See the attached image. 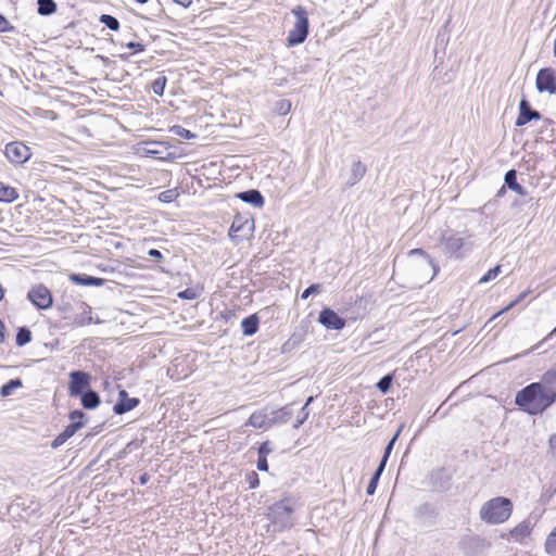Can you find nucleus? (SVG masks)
Wrapping results in <instances>:
<instances>
[{
    "label": "nucleus",
    "instance_id": "a18cd8bd",
    "mask_svg": "<svg viewBox=\"0 0 556 556\" xmlns=\"http://www.w3.org/2000/svg\"><path fill=\"white\" fill-rule=\"evenodd\" d=\"M175 190H166L160 193L159 199L164 203H169L175 199Z\"/></svg>",
    "mask_w": 556,
    "mask_h": 556
},
{
    "label": "nucleus",
    "instance_id": "79ce46f5",
    "mask_svg": "<svg viewBox=\"0 0 556 556\" xmlns=\"http://www.w3.org/2000/svg\"><path fill=\"white\" fill-rule=\"evenodd\" d=\"M379 479H380L379 473H374L372 475V477L370 478L369 483L367 485V490H366V493L368 495H374L375 494L377 485H378V482H379Z\"/></svg>",
    "mask_w": 556,
    "mask_h": 556
},
{
    "label": "nucleus",
    "instance_id": "72a5a7b5",
    "mask_svg": "<svg viewBox=\"0 0 556 556\" xmlns=\"http://www.w3.org/2000/svg\"><path fill=\"white\" fill-rule=\"evenodd\" d=\"M167 83V78L164 75L159 76L156 79L152 81L151 88L153 92L157 96H163L164 89Z\"/></svg>",
    "mask_w": 556,
    "mask_h": 556
},
{
    "label": "nucleus",
    "instance_id": "4d7b16f0",
    "mask_svg": "<svg viewBox=\"0 0 556 556\" xmlns=\"http://www.w3.org/2000/svg\"><path fill=\"white\" fill-rule=\"evenodd\" d=\"M387 462H388V459L381 458V460L374 473H379V476L381 477V475L386 468Z\"/></svg>",
    "mask_w": 556,
    "mask_h": 556
},
{
    "label": "nucleus",
    "instance_id": "8fccbe9b",
    "mask_svg": "<svg viewBox=\"0 0 556 556\" xmlns=\"http://www.w3.org/2000/svg\"><path fill=\"white\" fill-rule=\"evenodd\" d=\"M12 29L13 26H11L8 20L2 14H0V33L10 31Z\"/></svg>",
    "mask_w": 556,
    "mask_h": 556
},
{
    "label": "nucleus",
    "instance_id": "a19ab883",
    "mask_svg": "<svg viewBox=\"0 0 556 556\" xmlns=\"http://www.w3.org/2000/svg\"><path fill=\"white\" fill-rule=\"evenodd\" d=\"M250 489H255L260 485V478L255 471H250L245 476Z\"/></svg>",
    "mask_w": 556,
    "mask_h": 556
},
{
    "label": "nucleus",
    "instance_id": "aec40b11",
    "mask_svg": "<svg viewBox=\"0 0 556 556\" xmlns=\"http://www.w3.org/2000/svg\"><path fill=\"white\" fill-rule=\"evenodd\" d=\"M271 426L275 424H286L293 415L292 405H286L279 409L269 412Z\"/></svg>",
    "mask_w": 556,
    "mask_h": 556
},
{
    "label": "nucleus",
    "instance_id": "338daca9",
    "mask_svg": "<svg viewBox=\"0 0 556 556\" xmlns=\"http://www.w3.org/2000/svg\"><path fill=\"white\" fill-rule=\"evenodd\" d=\"M515 303H516V302L510 303V304H509V305H508L504 311L509 309L511 306H514V304H515Z\"/></svg>",
    "mask_w": 556,
    "mask_h": 556
},
{
    "label": "nucleus",
    "instance_id": "2eb2a0df",
    "mask_svg": "<svg viewBox=\"0 0 556 556\" xmlns=\"http://www.w3.org/2000/svg\"><path fill=\"white\" fill-rule=\"evenodd\" d=\"M253 229V220L249 222L240 216H236L229 229V236L232 240L238 237H247L248 232Z\"/></svg>",
    "mask_w": 556,
    "mask_h": 556
},
{
    "label": "nucleus",
    "instance_id": "c03bdc74",
    "mask_svg": "<svg viewBox=\"0 0 556 556\" xmlns=\"http://www.w3.org/2000/svg\"><path fill=\"white\" fill-rule=\"evenodd\" d=\"M308 415H309V410L306 409V406H303L301 408L300 415L298 416L296 421L293 427L299 428L301 425H303L304 421L308 418Z\"/></svg>",
    "mask_w": 556,
    "mask_h": 556
},
{
    "label": "nucleus",
    "instance_id": "dca6fc26",
    "mask_svg": "<svg viewBox=\"0 0 556 556\" xmlns=\"http://www.w3.org/2000/svg\"><path fill=\"white\" fill-rule=\"evenodd\" d=\"M542 384L545 392L553 404L556 400V368L546 371L542 377Z\"/></svg>",
    "mask_w": 556,
    "mask_h": 556
},
{
    "label": "nucleus",
    "instance_id": "49530a36",
    "mask_svg": "<svg viewBox=\"0 0 556 556\" xmlns=\"http://www.w3.org/2000/svg\"><path fill=\"white\" fill-rule=\"evenodd\" d=\"M178 296L180 299H185V300H193L197 298V292L193 289L188 288V289L179 292Z\"/></svg>",
    "mask_w": 556,
    "mask_h": 556
},
{
    "label": "nucleus",
    "instance_id": "5701e85b",
    "mask_svg": "<svg viewBox=\"0 0 556 556\" xmlns=\"http://www.w3.org/2000/svg\"><path fill=\"white\" fill-rule=\"evenodd\" d=\"M366 174V166L358 160L352 164L351 175L346 181L348 187L356 185Z\"/></svg>",
    "mask_w": 556,
    "mask_h": 556
},
{
    "label": "nucleus",
    "instance_id": "412c9836",
    "mask_svg": "<svg viewBox=\"0 0 556 556\" xmlns=\"http://www.w3.org/2000/svg\"><path fill=\"white\" fill-rule=\"evenodd\" d=\"M505 186L521 197L528 194L527 190L517 181V170L509 169L504 176Z\"/></svg>",
    "mask_w": 556,
    "mask_h": 556
},
{
    "label": "nucleus",
    "instance_id": "13d9d810",
    "mask_svg": "<svg viewBox=\"0 0 556 556\" xmlns=\"http://www.w3.org/2000/svg\"><path fill=\"white\" fill-rule=\"evenodd\" d=\"M150 480V475L148 472H143L142 475H140L139 477V483L141 485H144L148 481Z\"/></svg>",
    "mask_w": 556,
    "mask_h": 556
},
{
    "label": "nucleus",
    "instance_id": "f257e3e1",
    "mask_svg": "<svg viewBox=\"0 0 556 556\" xmlns=\"http://www.w3.org/2000/svg\"><path fill=\"white\" fill-rule=\"evenodd\" d=\"M439 244L448 258L462 260L473 249L472 236L468 232L443 230L440 233Z\"/></svg>",
    "mask_w": 556,
    "mask_h": 556
},
{
    "label": "nucleus",
    "instance_id": "9b49d317",
    "mask_svg": "<svg viewBox=\"0 0 556 556\" xmlns=\"http://www.w3.org/2000/svg\"><path fill=\"white\" fill-rule=\"evenodd\" d=\"M318 321L329 330H341L345 327V320L329 307L320 311Z\"/></svg>",
    "mask_w": 556,
    "mask_h": 556
},
{
    "label": "nucleus",
    "instance_id": "7c9ffc66",
    "mask_svg": "<svg viewBox=\"0 0 556 556\" xmlns=\"http://www.w3.org/2000/svg\"><path fill=\"white\" fill-rule=\"evenodd\" d=\"M303 340L302 333H293L288 341H286L281 346L282 353H288L295 349Z\"/></svg>",
    "mask_w": 556,
    "mask_h": 556
},
{
    "label": "nucleus",
    "instance_id": "7ed1b4c3",
    "mask_svg": "<svg viewBox=\"0 0 556 556\" xmlns=\"http://www.w3.org/2000/svg\"><path fill=\"white\" fill-rule=\"evenodd\" d=\"M513 513V503L509 498L497 496L485 502L480 509V518L486 523L498 525L505 522Z\"/></svg>",
    "mask_w": 556,
    "mask_h": 556
},
{
    "label": "nucleus",
    "instance_id": "c756f323",
    "mask_svg": "<svg viewBox=\"0 0 556 556\" xmlns=\"http://www.w3.org/2000/svg\"><path fill=\"white\" fill-rule=\"evenodd\" d=\"M31 331L26 327H20L16 333V345L24 346L31 341Z\"/></svg>",
    "mask_w": 556,
    "mask_h": 556
},
{
    "label": "nucleus",
    "instance_id": "e433bc0d",
    "mask_svg": "<svg viewBox=\"0 0 556 556\" xmlns=\"http://www.w3.org/2000/svg\"><path fill=\"white\" fill-rule=\"evenodd\" d=\"M545 549L548 554H556V527L552 530L546 539Z\"/></svg>",
    "mask_w": 556,
    "mask_h": 556
},
{
    "label": "nucleus",
    "instance_id": "4be33fe9",
    "mask_svg": "<svg viewBox=\"0 0 556 556\" xmlns=\"http://www.w3.org/2000/svg\"><path fill=\"white\" fill-rule=\"evenodd\" d=\"M260 325V318L256 314H252L241 321V329L244 336H253L257 332Z\"/></svg>",
    "mask_w": 556,
    "mask_h": 556
},
{
    "label": "nucleus",
    "instance_id": "de8ad7c7",
    "mask_svg": "<svg viewBox=\"0 0 556 556\" xmlns=\"http://www.w3.org/2000/svg\"><path fill=\"white\" fill-rule=\"evenodd\" d=\"M271 451H273V450H271V447H270L269 442H267V441H266V442H263V443L260 445V447H258V456H265V457H267V455H268L269 453H271Z\"/></svg>",
    "mask_w": 556,
    "mask_h": 556
},
{
    "label": "nucleus",
    "instance_id": "2f4dec72",
    "mask_svg": "<svg viewBox=\"0 0 556 556\" xmlns=\"http://www.w3.org/2000/svg\"><path fill=\"white\" fill-rule=\"evenodd\" d=\"M100 23L105 25L109 29L117 31L119 29V21L110 14H102L99 17Z\"/></svg>",
    "mask_w": 556,
    "mask_h": 556
},
{
    "label": "nucleus",
    "instance_id": "1a4fd4ad",
    "mask_svg": "<svg viewBox=\"0 0 556 556\" xmlns=\"http://www.w3.org/2000/svg\"><path fill=\"white\" fill-rule=\"evenodd\" d=\"M536 88L540 92L556 94V73L551 67L539 71L536 75Z\"/></svg>",
    "mask_w": 556,
    "mask_h": 556
},
{
    "label": "nucleus",
    "instance_id": "ea45409f",
    "mask_svg": "<svg viewBox=\"0 0 556 556\" xmlns=\"http://www.w3.org/2000/svg\"><path fill=\"white\" fill-rule=\"evenodd\" d=\"M70 420H71V424H75V421H78L81 424V428L84 427L85 425V413L83 410H79V409H75L73 412L70 413Z\"/></svg>",
    "mask_w": 556,
    "mask_h": 556
},
{
    "label": "nucleus",
    "instance_id": "37998d69",
    "mask_svg": "<svg viewBox=\"0 0 556 556\" xmlns=\"http://www.w3.org/2000/svg\"><path fill=\"white\" fill-rule=\"evenodd\" d=\"M400 432H401V429H399L396 431V433L393 435V438L389 441V443L387 444L386 448H384V453H383V456L382 458H386V459H389V456L394 447V444L400 435Z\"/></svg>",
    "mask_w": 556,
    "mask_h": 556
},
{
    "label": "nucleus",
    "instance_id": "a878e982",
    "mask_svg": "<svg viewBox=\"0 0 556 556\" xmlns=\"http://www.w3.org/2000/svg\"><path fill=\"white\" fill-rule=\"evenodd\" d=\"M37 12L42 16H49L53 14L58 9L54 0H37Z\"/></svg>",
    "mask_w": 556,
    "mask_h": 556
},
{
    "label": "nucleus",
    "instance_id": "f3484780",
    "mask_svg": "<svg viewBox=\"0 0 556 556\" xmlns=\"http://www.w3.org/2000/svg\"><path fill=\"white\" fill-rule=\"evenodd\" d=\"M237 198L242 202L253 205L254 207H263L265 203V199L262 193L256 189H250L247 191H242L237 193Z\"/></svg>",
    "mask_w": 556,
    "mask_h": 556
},
{
    "label": "nucleus",
    "instance_id": "f8f14e48",
    "mask_svg": "<svg viewBox=\"0 0 556 556\" xmlns=\"http://www.w3.org/2000/svg\"><path fill=\"white\" fill-rule=\"evenodd\" d=\"M541 114L539 111L531 108L527 99H521L519 102V114L516 119V126H523L533 119H540Z\"/></svg>",
    "mask_w": 556,
    "mask_h": 556
},
{
    "label": "nucleus",
    "instance_id": "58836bf2",
    "mask_svg": "<svg viewBox=\"0 0 556 556\" xmlns=\"http://www.w3.org/2000/svg\"><path fill=\"white\" fill-rule=\"evenodd\" d=\"M321 291V286L319 283H313L307 287L301 294L302 300H306L308 296L313 294H318Z\"/></svg>",
    "mask_w": 556,
    "mask_h": 556
},
{
    "label": "nucleus",
    "instance_id": "f03ea898",
    "mask_svg": "<svg viewBox=\"0 0 556 556\" xmlns=\"http://www.w3.org/2000/svg\"><path fill=\"white\" fill-rule=\"evenodd\" d=\"M515 403L531 415L541 414L552 405L542 382H533L520 390Z\"/></svg>",
    "mask_w": 556,
    "mask_h": 556
},
{
    "label": "nucleus",
    "instance_id": "ddd939ff",
    "mask_svg": "<svg viewBox=\"0 0 556 556\" xmlns=\"http://www.w3.org/2000/svg\"><path fill=\"white\" fill-rule=\"evenodd\" d=\"M140 403L138 397H129L126 390H121L118 392V400L113 406V412L116 415H123L135 407H137Z\"/></svg>",
    "mask_w": 556,
    "mask_h": 556
},
{
    "label": "nucleus",
    "instance_id": "0e129e2a",
    "mask_svg": "<svg viewBox=\"0 0 556 556\" xmlns=\"http://www.w3.org/2000/svg\"><path fill=\"white\" fill-rule=\"evenodd\" d=\"M3 295H4L3 288H2V285L0 283V301L3 299Z\"/></svg>",
    "mask_w": 556,
    "mask_h": 556
},
{
    "label": "nucleus",
    "instance_id": "09e8293b",
    "mask_svg": "<svg viewBox=\"0 0 556 556\" xmlns=\"http://www.w3.org/2000/svg\"><path fill=\"white\" fill-rule=\"evenodd\" d=\"M291 109V103L286 100H281L278 102V111L280 114L285 115L287 114Z\"/></svg>",
    "mask_w": 556,
    "mask_h": 556
},
{
    "label": "nucleus",
    "instance_id": "39448f33",
    "mask_svg": "<svg viewBox=\"0 0 556 556\" xmlns=\"http://www.w3.org/2000/svg\"><path fill=\"white\" fill-rule=\"evenodd\" d=\"M291 13L295 17V23L288 33L287 43L289 47H294L303 43L307 38L309 22L307 11L302 5L294 7Z\"/></svg>",
    "mask_w": 556,
    "mask_h": 556
},
{
    "label": "nucleus",
    "instance_id": "4468645a",
    "mask_svg": "<svg viewBox=\"0 0 556 556\" xmlns=\"http://www.w3.org/2000/svg\"><path fill=\"white\" fill-rule=\"evenodd\" d=\"M414 516L418 523L431 525L438 516V511L434 505L424 503L416 508Z\"/></svg>",
    "mask_w": 556,
    "mask_h": 556
},
{
    "label": "nucleus",
    "instance_id": "c9c22d12",
    "mask_svg": "<svg viewBox=\"0 0 556 556\" xmlns=\"http://www.w3.org/2000/svg\"><path fill=\"white\" fill-rule=\"evenodd\" d=\"M502 271V267L501 265H496L494 266L493 268L489 269L486 271L485 275H483L480 279H479V283L482 285V283H486L493 279H495Z\"/></svg>",
    "mask_w": 556,
    "mask_h": 556
},
{
    "label": "nucleus",
    "instance_id": "6e6d98bb",
    "mask_svg": "<svg viewBox=\"0 0 556 556\" xmlns=\"http://www.w3.org/2000/svg\"><path fill=\"white\" fill-rule=\"evenodd\" d=\"M105 282V279L90 276V286L100 287L103 286Z\"/></svg>",
    "mask_w": 556,
    "mask_h": 556
},
{
    "label": "nucleus",
    "instance_id": "b1692460",
    "mask_svg": "<svg viewBox=\"0 0 556 556\" xmlns=\"http://www.w3.org/2000/svg\"><path fill=\"white\" fill-rule=\"evenodd\" d=\"M78 396H80L81 405L87 409H93L98 407V405L100 404L99 394L91 389H87L84 393L79 394Z\"/></svg>",
    "mask_w": 556,
    "mask_h": 556
},
{
    "label": "nucleus",
    "instance_id": "a211bd4d",
    "mask_svg": "<svg viewBox=\"0 0 556 556\" xmlns=\"http://www.w3.org/2000/svg\"><path fill=\"white\" fill-rule=\"evenodd\" d=\"M248 424L254 428L268 429L271 427L270 414L266 409L254 412L250 416Z\"/></svg>",
    "mask_w": 556,
    "mask_h": 556
},
{
    "label": "nucleus",
    "instance_id": "6e6552de",
    "mask_svg": "<svg viewBox=\"0 0 556 556\" xmlns=\"http://www.w3.org/2000/svg\"><path fill=\"white\" fill-rule=\"evenodd\" d=\"M27 299L39 309H48L53 303L50 290L43 285L31 288L27 293Z\"/></svg>",
    "mask_w": 556,
    "mask_h": 556
},
{
    "label": "nucleus",
    "instance_id": "6ab92c4d",
    "mask_svg": "<svg viewBox=\"0 0 556 556\" xmlns=\"http://www.w3.org/2000/svg\"><path fill=\"white\" fill-rule=\"evenodd\" d=\"M81 428V424L75 421V424H70L65 427V429L56 435V438L52 441L51 447L58 448L63 445L70 438H72L79 429Z\"/></svg>",
    "mask_w": 556,
    "mask_h": 556
},
{
    "label": "nucleus",
    "instance_id": "69168bd1",
    "mask_svg": "<svg viewBox=\"0 0 556 556\" xmlns=\"http://www.w3.org/2000/svg\"><path fill=\"white\" fill-rule=\"evenodd\" d=\"M149 0H136V2L140 3V4H144L147 3Z\"/></svg>",
    "mask_w": 556,
    "mask_h": 556
},
{
    "label": "nucleus",
    "instance_id": "bf43d9fd",
    "mask_svg": "<svg viewBox=\"0 0 556 556\" xmlns=\"http://www.w3.org/2000/svg\"><path fill=\"white\" fill-rule=\"evenodd\" d=\"M173 1L177 4H180L184 8H188L192 3V0H173Z\"/></svg>",
    "mask_w": 556,
    "mask_h": 556
},
{
    "label": "nucleus",
    "instance_id": "3c124183",
    "mask_svg": "<svg viewBox=\"0 0 556 556\" xmlns=\"http://www.w3.org/2000/svg\"><path fill=\"white\" fill-rule=\"evenodd\" d=\"M126 47L129 49V50H132L134 52H141L144 50V45L141 43V42H137V41H130L126 45Z\"/></svg>",
    "mask_w": 556,
    "mask_h": 556
},
{
    "label": "nucleus",
    "instance_id": "774afa93",
    "mask_svg": "<svg viewBox=\"0 0 556 556\" xmlns=\"http://www.w3.org/2000/svg\"><path fill=\"white\" fill-rule=\"evenodd\" d=\"M501 313H504V309H501V312H497V314L494 317H496L497 315H501Z\"/></svg>",
    "mask_w": 556,
    "mask_h": 556
},
{
    "label": "nucleus",
    "instance_id": "f704fd0d",
    "mask_svg": "<svg viewBox=\"0 0 556 556\" xmlns=\"http://www.w3.org/2000/svg\"><path fill=\"white\" fill-rule=\"evenodd\" d=\"M393 376L388 374L383 376L378 382L377 388L382 393H388L392 387Z\"/></svg>",
    "mask_w": 556,
    "mask_h": 556
},
{
    "label": "nucleus",
    "instance_id": "423d86ee",
    "mask_svg": "<svg viewBox=\"0 0 556 556\" xmlns=\"http://www.w3.org/2000/svg\"><path fill=\"white\" fill-rule=\"evenodd\" d=\"M409 257H418L417 265L425 271L424 279L431 281L440 270L433 258L422 249H413L408 252Z\"/></svg>",
    "mask_w": 556,
    "mask_h": 556
},
{
    "label": "nucleus",
    "instance_id": "864d4df0",
    "mask_svg": "<svg viewBox=\"0 0 556 556\" xmlns=\"http://www.w3.org/2000/svg\"><path fill=\"white\" fill-rule=\"evenodd\" d=\"M548 446L553 457L556 458V434L549 437Z\"/></svg>",
    "mask_w": 556,
    "mask_h": 556
},
{
    "label": "nucleus",
    "instance_id": "c85d7f7f",
    "mask_svg": "<svg viewBox=\"0 0 556 556\" xmlns=\"http://www.w3.org/2000/svg\"><path fill=\"white\" fill-rule=\"evenodd\" d=\"M23 382L20 378L11 379L7 383H4L0 389V395L5 397L13 393V391L17 388H21Z\"/></svg>",
    "mask_w": 556,
    "mask_h": 556
},
{
    "label": "nucleus",
    "instance_id": "e2e57ef3",
    "mask_svg": "<svg viewBox=\"0 0 556 556\" xmlns=\"http://www.w3.org/2000/svg\"><path fill=\"white\" fill-rule=\"evenodd\" d=\"M313 401H314V397H313V396H309V397L306 400V402H305V404H304V406H306V409H308V405H309Z\"/></svg>",
    "mask_w": 556,
    "mask_h": 556
},
{
    "label": "nucleus",
    "instance_id": "4c0bfd02",
    "mask_svg": "<svg viewBox=\"0 0 556 556\" xmlns=\"http://www.w3.org/2000/svg\"><path fill=\"white\" fill-rule=\"evenodd\" d=\"M70 280L78 286H90V276L86 274H72Z\"/></svg>",
    "mask_w": 556,
    "mask_h": 556
},
{
    "label": "nucleus",
    "instance_id": "473e14b6",
    "mask_svg": "<svg viewBox=\"0 0 556 556\" xmlns=\"http://www.w3.org/2000/svg\"><path fill=\"white\" fill-rule=\"evenodd\" d=\"M170 132L177 137L184 138L186 140L194 139L197 138V135L191 132L190 130L186 129L185 127L180 125H174L170 127Z\"/></svg>",
    "mask_w": 556,
    "mask_h": 556
},
{
    "label": "nucleus",
    "instance_id": "052dcab7",
    "mask_svg": "<svg viewBox=\"0 0 556 556\" xmlns=\"http://www.w3.org/2000/svg\"><path fill=\"white\" fill-rule=\"evenodd\" d=\"M4 324L2 320H0V343L4 340Z\"/></svg>",
    "mask_w": 556,
    "mask_h": 556
},
{
    "label": "nucleus",
    "instance_id": "393cba45",
    "mask_svg": "<svg viewBox=\"0 0 556 556\" xmlns=\"http://www.w3.org/2000/svg\"><path fill=\"white\" fill-rule=\"evenodd\" d=\"M18 198L15 188L0 181V201L11 203Z\"/></svg>",
    "mask_w": 556,
    "mask_h": 556
},
{
    "label": "nucleus",
    "instance_id": "680f3d73",
    "mask_svg": "<svg viewBox=\"0 0 556 556\" xmlns=\"http://www.w3.org/2000/svg\"><path fill=\"white\" fill-rule=\"evenodd\" d=\"M505 193H506V186L504 185V186H502V187H501V189L497 191L496 197H497V198H502V197H504V195H505Z\"/></svg>",
    "mask_w": 556,
    "mask_h": 556
},
{
    "label": "nucleus",
    "instance_id": "0eeeda50",
    "mask_svg": "<svg viewBox=\"0 0 556 556\" xmlns=\"http://www.w3.org/2000/svg\"><path fill=\"white\" fill-rule=\"evenodd\" d=\"M8 160L15 165L24 164L31 156L30 149L20 141H13L5 146Z\"/></svg>",
    "mask_w": 556,
    "mask_h": 556
},
{
    "label": "nucleus",
    "instance_id": "5fc2aeb1",
    "mask_svg": "<svg viewBox=\"0 0 556 556\" xmlns=\"http://www.w3.org/2000/svg\"><path fill=\"white\" fill-rule=\"evenodd\" d=\"M148 255L151 256L152 258L156 260V261L164 260V256H163L162 252L160 250H156V249H150L148 251Z\"/></svg>",
    "mask_w": 556,
    "mask_h": 556
},
{
    "label": "nucleus",
    "instance_id": "20e7f679",
    "mask_svg": "<svg viewBox=\"0 0 556 556\" xmlns=\"http://www.w3.org/2000/svg\"><path fill=\"white\" fill-rule=\"evenodd\" d=\"M295 508L296 501L289 497L276 502L269 506L267 517L274 526V531H282L293 527V513Z\"/></svg>",
    "mask_w": 556,
    "mask_h": 556
},
{
    "label": "nucleus",
    "instance_id": "603ef678",
    "mask_svg": "<svg viewBox=\"0 0 556 556\" xmlns=\"http://www.w3.org/2000/svg\"><path fill=\"white\" fill-rule=\"evenodd\" d=\"M257 469L261 471H267L268 470V462L267 457L265 456H258L257 459Z\"/></svg>",
    "mask_w": 556,
    "mask_h": 556
},
{
    "label": "nucleus",
    "instance_id": "9d476101",
    "mask_svg": "<svg viewBox=\"0 0 556 556\" xmlns=\"http://www.w3.org/2000/svg\"><path fill=\"white\" fill-rule=\"evenodd\" d=\"M70 378L71 381L68 390L72 396H78L79 394L84 393L87 389H89L91 378L89 374L76 370L70 374Z\"/></svg>",
    "mask_w": 556,
    "mask_h": 556
},
{
    "label": "nucleus",
    "instance_id": "cd10ccee",
    "mask_svg": "<svg viewBox=\"0 0 556 556\" xmlns=\"http://www.w3.org/2000/svg\"><path fill=\"white\" fill-rule=\"evenodd\" d=\"M531 533V527L529 521H522L517 525L511 531L510 534L516 540H521Z\"/></svg>",
    "mask_w": 556,
    "mask_h": 556
},
{
    "label": "nucleus",
    "instance_id": "bb28decb",
    "mask_svg": "<svg viewBox=\"0 0 556 556\" xmlns=\"http://www.w3.org/2000/svg\"><path fill=\"white\" fill-rule=\"evenodd\" d=\"M84 311L80 314H77L74 317V324L83 327L86 325H90L93 321L92 315H91V307L87 304H83Z\"/></svg>",
    "mask_w": 556,
    "mask_h": 556
}]
</instances>
